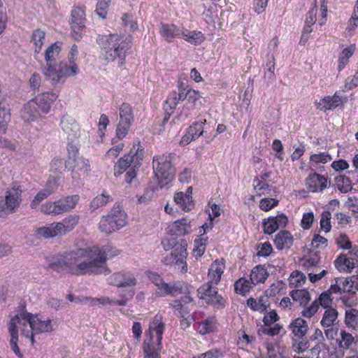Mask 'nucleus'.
<instances>
[{
	"mask_svg": "<svg viewBox=\"0 0 358 358\" xmlns=\"http://www.w3.org/2000/svg\"><path fill=\"white\" fill-rule=\"evenodd\" d=\"M20 326L21 334L29 339L31 345L34 344V334L50 332L53 330L51 320H42L39 315L24 312L13 317L9 323L8 331L10 334V345L16 355L21 357L22 355L17 345L18 329Z\"/></svg>",
	"mask_w": 358,
	"mask_h": 358,
	"instance_id": "obj_1",
	"label": "nucleus"
},
{
	"mask_svg": "<svg viewBox=\"0 0 358 358\" xmlns=\"http://www.w3.org/2000/svg\"><path fill=\"white\" fill-rule=\"evenodd\" d=\"M96 43L101 49L105 59L110 62L119 59V65L122 66L131 48V41L118 34H99Z\"/></svg>",
	"mask_w": 358,
	"mask_h": 358,
	"instance_id": "obj_2",
	"label": "nucleus"
},
{
	"mask_svg": "<svg viewBox=\"0 0 358 358\" xmlns=\"http://www.w3.org/2000/svg\"><path fill=\"white\" fill-rule=\"evenodd\" d=\"M165 324L161 315H155L145 331V338L142 344L144 358H161L162 336Z\"/></svg>",
	"mask_w": 358,
	"mask_h": 358,
	"instance_id": "obj_3",
	"label": "nucleus"
},
{
	"mask_svg": "<svg viewBox=\"0 0 358 358\" xmlns=\"http://www.w3.org/2000/svg\"><path fill=\"white\" fill-rule=\"evenodd\" d=\"M176 157L177 155L174 152L164 153L154 156L152 167L162 187L168 185L173 180L176 175V169L173 165V162Z\"/></svg>",
	"mask_w": 358,
	"mask_h": 358,
	"instance_id": "obj_4",
	"label": "nucleus"
},
{
	"mask_svg": "<svg viewBox=\"0 0 358 358\" xmlns=\"http://www.w3.org/2000/svg\"><path fill=\"white\" fill-rule=\"evenodd\" d=\"M89 256L87 248L64 252L58 254L56 259L48 264V267L57 272H66L73 275L72 270L76 268L78 261Z\"/></svg>",
	"mask_w": 358,
	"mask_h": 358,
	"instance_id": "obj_5",
	"label": "nucleus"
},
{
	"mask_svg": "<svg viewBox=\"0 0 358 358\" xmlns=\"http://www.w3.org/2000/svg\"><path fill=\"white\" fill-rule=\"evenodd\" d=\"M79 220V215H71L63 219L62 222H53L48 226L38 228L36 230V234L43 238L62 236L72 231L78 224Z\"/></svg>",
	"mask_w": 358,
	"mask_h": 358,
	"instance_id": "obj_6",
	"label": "nucleus"
},
{
	"mask_svg": "<svg viewBox=\"0 0 358 358\" xmlns=\"http://www.w3.org/2000/svg\"><path fill=\"white\" fill-rule=\"evenodd\" d=\"M61 50L62 42L56 41L51 44L45 52L46 66L43 70V74L53 85L62 83V78L59 77L60 74L59 73V63L55 62Z\"/></svg>",
	"mask_w": 358,
	"mask_h": 358,
	"instance_id": "obj_7",
	"label": "nucleus"
},
{
	"mask_svg": "<svg viewBox=\"0 0 358 358\" xmlns=\"http://www.w3.org/2000/svg\"><path fill=\"white\" fill-rule=\"evenodd\" d=\"M144 157V148L140 141L137 140L134 142L133 146L129 152L121 157L115 164L113 170L115 177L120 176L124 173L131 164L135 166H140L142 164Z\"/></svg>",
	"mask_w": 358,
	"mask_h": 358,
	"instance_id": "obj_8",
	"label": "nucleus"
},
{
	"mask_svg": "<svg viewBox=\"0 0 358 358\" xmlns=\"http://www.w3.org/2000/svg\"><path fill=\"white\" fill-rule=\"evenodd\" d=\"M127 224V213L120 206H114L108 215L101 218L99 229L101 232L110 234L124 227Z\"/></svg>",
	"mask_w": 358,
	"mask_h": 358,
	"instance_id": "obj_9",
	"label": "nucleus"
},
{
	"mask_svg": "<svg viewBox=\"0 0 358 358\" xmlns=\"http://www.w3.org/2000/svg\"><path fill=\"white\" fill-rule=\"evenodd\" d=\"M146 275L157 287L155 294L157 296H165L167 295L176 296L182 292V284L181 282L173 281L166 283L159 274L153 271H147Z\"/></svg>",
	"mask_w": 358,
	"mask_h": 358,
	"instance_id": "obj_10",
	"label": "nucleus"
},
{
	"mask_svg": "<svg viewBox=\"0 0 358 358\" xmlns=\"http://www.w3.org/2000/svg\"><path fill=\"white\" fill-rule=\"evenodd\" d=\"M217 285L207 281L198 289L197 292L200 298L204 299L208 304L220 309L225 307L227 301L218 294L217 287H216Z\"/></svg>",
	"mask_w": 358,
	"mask_h": 358,
	"instance_id": "obj_11",
	"label": "nucleus"
},
{
	"mask_svg": "<svg viewBox=\"0 0 358 358\" xmlns=\"http://www.w3.org/2000/svg\"><path fill=\"white\" fill-rule=\"evenodd\" d=\"M90 260L83 261L76 265L73 271L74 275H83L86 274H104L108 275L110 273V269L107 266H103L96 256L94 257H87Z\"/></svg>",
	"mask_w": 358,
	"mask_h": 358,
	"instance_id": "obj_12",
	"label": "nucleus"
},
{
	"mask_svg": "<svg viewBox=\"0 0 358 358\" xmlns=\"http://www.w3.org/2000/svg\"><path fill=\"white\" fill-rule=\"evenodd\" d=\"M85 6H73L71 12V36L76 41L80 40L85 31Z\"/></svg>",
	"mask_w": 358,
	"mask_h": 358,
	"instance_id": "obj_13",
	"label": "nucleus"
},
{
	"mask_svg": "<svg viewBox=\"0 0 358 358\" xmlns=\"http://www.w3.org/2000/svg\"><path fill=\"white\" fill-rule=\"evenodd\" d=\"M120 121L116 129V138L122 140L128 134L134 121L133 108L128 103H123L119 108Z\"/></svg>",
	"mask_w": 358,
	"mask_h": 358,
	"instance_id": "obj_14",
	"label": "nucleus"
},
{
	"mask_svg": "<svg viewBox=\"0 0 358 358\" xmlns=\"http://www.w3.org/2000/svg\"><path fill=\"white\" fill-rule=\"evenodd\" d=\"M187 244L185 240L180 241V245H177L174 250L164 257L162 263L164 265L172 266L177 265L180 267L182 273L187 271V264L186 262Z\"/></svg>",
	"mask_w": 358,
	"mask_h": 358,
	"instance_id": "obj_15",
	"label": "nucleus"
},
{
	"mask_svg": "<svg viewBox=\"0 0 358 358\" xmlns=\"http://www.w3.org/2000/svg\"><path fill=\"white\" fill-rule=\"evenodd\" d=\"M78 55V48L77 45L73 44L68 54V62H59V77L62 78V83L69 78L77 75L80 69L76 60Z\"/></svg>",
	"mask_w": 358,
	"mask_h": 358,
	"instance_id": "obj_16",
	"label": "nucleus"
},
{
	"mask_svg": "<svg viewBox=\"0 0 358 358\" xmlns=\"http://www.w3.org/2000/svg\"><path fill=\"white\" fill-rule=\"evenodd\" d=\"M332 301L331 294L329 292L324 291L320 294L317 299L314 300L308 307L301 310V316L306 318H311L317 313L320 306L324 309L332 308Z\"/></svg>",
	"mask_w": 358,
	"mask_h": 358,
	"instance_id": "obj_17",
	"label": "nucleus"
},
{
	"mask_svg": "<svg viewBox=\"0 0 358 358\" xmlns=\"http://www.w3.org/2000/svg\"><path fill=\"white\" fill-rule=\"evenodd\" d=\"M347 100V97L341 96L336 92L332 96H325L322 97L319 101L316 100L314 104L317 109L326 112L327 110H332L338 107H342Z\"/></svg>",
	"mask_w": 358,
	"mask_h": 358,
	"instance_id": "obj_18",
	"label": "nucleus"
},
{
	"mask_svg": "<svg viewBox=\"0 0 358 358\" xmlns=\"http://www.w3.org/2000/svg\"><path fill=\"white\" fill-rule=\"evenodd\" d=\"M87 248L90 255L89 257L96 256L103 266H107L106 262L108 259H112L120 254L119 250L109 244L103 246L101 248L98 246L88 247Z\"/></svg>",
	"mask_w": 358,
	"mask_h": 358,
	"instance_id": "obj_19",
	"label": "nucleus"
},
{
	"mask_svg": "<svg viewBox=\"0 0 358 358\" xmlns=\"http://www.w3.org/2000/svg\"><path fill=\"white\" fill-rule=\"evenodd\" d=\"M22 189L20 185L16 182L13 183L10 189L7 190L5 195V207H2V210H7L13 213L17 208L20 206L22 199Z\"/></svg>",
	"mask_w": 358,
	"mask_h": 358,
	"instance_id": "obj_20",
	"label": "nucleus"
},
{
	"mask_svg": "<svg viewBox=\"0 0 358 358\" xmlns=\"http://www.w3.org/2000/svg\"><path fill=\"white\" fill-rule=\"evenodd\" d=\"M288 217L284 213L278 214L276 216H271L262 221V228L265 234L271 235L279 228H284L288 223Z\"/></svg>",
	"mask_w": 358,
	"mask_h": 358,
	"instance_id": "obj_21",
	"label": "nucleus"
},
{
	"mask_svg": "<svg viewBox=\"0 0 358 358\" xmlns=\"http://www.w3.org/2000/svg\"><path fill=\"white\" fill-rule=\"evenodd\" d=\"M330 181L327 176L316 172L310 173L306 179V185L312 192H322L329 185Z\"/></svg>",
	"mask_w": 358,
	"mask_h": 358,
	"instance_id": "obj_22",
	"label": "nucleus"
},
{
	"mask_svg": "<svg viewBox=\"0 0 358 358\" xmlns=\"http://www.w3.org/2000/svg\"><path fill=\"white\" fill-rule=\"evenodd\" d=\"M110 285L123 287L127 286H135L137 280L134 275L127 271L116 272L108 278Z\"/></svg>",
	"mask_w": 358,
	"mask_h": 358,
	"instance_id": "obj_23",
	"label": "nucleus"
},
{
	"mask_svg": "<svg viewBox=\"0 0 358 358\" xmlns=\"http://www.w3.org/2000/svg\"><path fill=\"white\" fill-rule=\"evenodd\" d=\"M58 95L53 92H44L36 96L31 101L38 107L43 113H48L50 109L52 103L57 99Z\"/></svg>",
	"mask_w": 358,
	"mask_h": 358,
	"instance_id": "obj_24",
	"label": "nucleus"
},
{
	"mask_svg": "<svg viewBox=\"0 0 358 358\" xmlns=\"http://www.w3.org/2000/svg\"><path fill=\"white\" fill-rule=\"evenodd\" d=\"M225 262L223 258L216 259L212 262L208 272V281L219 284L225 269Z\"/></svg>",
	"mask_w": 358,
	"mask_h": 358,
	"instance_id": "obj_25",
	"label": "nucleus"
},
{
	"mask_svg": "<svg viewBox=\"0 0 358 358\" xmlns=\"http://www.w3.org/2000/svg\"><path fill=\"white\" fill-rule=\"evenodd\" d=\"M193 299L189 294H185L178 299L173 300L170 303V306L174 310L175 315L178 317H184L191 314V310L187 305L191 303Z\"/></svg>",
	"mask_w": 358,
	"mask_h": 358,
	"instance_id": "obj_26",
	"label": "nucleus"
},
{
	"mask_svg": "<svg viewBox=\"0 0 358 358\" xmlns=\"http://www.w3.org/2000/svg\"><path fill=\"white\" fill-rule=\"evenodd\" d=\"M182 30L175 24L162 23L159 34L167 43H172L176 38L182 37Z\"/></svg>",
	"mask_w": 358,
	"mask_h": 358,
	"instance_id": "obj_27",
	"label": "nucleus"
},
{
	"mask_svg": "<svg viewBox=\"0 0 358 358\" xmlns=\"http://www.w3.org/2000/svg\"><path fill=\"white\" fill-rule=\"evenodd\" d=\"M271 175V172H265L255 177L253 180V187L256 193L255 196H262L268 194L271 191V185L266 182Z\"/></svg>",
	"mask_w": 358,
	"mask_h": 358,
	"instance_id": "obj_28",
	"label": "nucleus"
},
{
	"mask_svg": "<svg viewBox=\"0 0 358 358\" xmlns=\"http://www.w3.org/2000/svg\"><path fill=\"white\" fill-rule=\"evenodd\" d=\"M334 267L343 273H350L355 268L356 262L352 257H348L347 254L341 253L334 261Z\"/></svg>",
	"mask_w": 358,
	"mask_h": 358,
	"instance_id": "obj_29",
	"label": "nucleus"
},
{
	"mask_svg": "<svg viewBox=\"0 0 358 358\" xmlns=\"http://www.w3.org/2000/svg\"><path fill=\"white\" fill-rule=\"evenodd\" d=\"M191 230V222L184 217L172 222L168 227L169 234L177 236L188 234Z\"/></svg>",
	"mask_w": 358,
	"mask_h": 358,
	"instance_id": "obj_30",
	"label": "nucleus"
},
{
	"mask_svg": "<svg viewBox=\"0 0 358 358\" xmlns=\"http://www.w3.org/2000/svg\"><path fill=\"white\" fill-rule=\"evenodd\" d=\"M196 330L201 335L214 333L217 331L218 322L216 316L211 315L196 324Z\"/></svg>",
	"mask_w": 358,
	"mask_h": 358,
	"instance_id": "obj_31",
	"label": "nucleus"
},
{
	"mask_svg": "<svg viewBox=\"0 0 358 358\" xmlns=\"http://www.w3.org/2000/svg\"><path fill=\"white\" fill-rule=\"evenodd\" d=\"M273 242L278 250L289 249L293 245L294 237L289 231L281 230L275 236Z\"/></svg>",
	"mask_w": 358,
	"mask_h": 358,
	"instance_id": "obj_32",
	"label": "nucleus"
},
{
	"mask_svg": "<svg viewBox=\"0 0 358 358\" xmlns=\"http://www.w3.org/2000/svg\"><path fill=\"white\" fill-rule=\"evenodd\" d=\"M66 149L68 155L64 164L65 168L69 171L73 172L77 167V165H79V161H78L79 148L76 145L69 142Z\"/></svg>",
	"mask_w": 358,
	"mask_h": 358,
	"instance_id": "obj_33",
	"label": "nucleus"
},
{
	"mask_svg": "<svg viewBox=\"0 0 358 358\" xmlns=\"http://www.w3.org/2000/svg\"><path fill=\"white\" fill-rule=\"evenodd\" d=\"M247 306L253 311H258L261 313H266L270 306V302L267 295H262L255 299L250 297L247 300Z\"/></svg>",
	"mask_w": 358,
	"mask_h": 358,
	"instance_id": "obj_34",
	"label": "nucleus"
},
{
	"mask_svg": "<svg viewBox=\"0 0 358 358\" xmlns=\"http://www.w3.org/2000/svg\"><path fill=\"white\" fill-rule=\"evenodd\" d=\"M268 276L269 272L265 265L258 264L251 270L250 279L254 286H255L264 283Z\"/></svg>",
	"mask_w": 358,
	"mask_h": 358,
	"instance_id": "obj_35",
	"label": "nucleus"
},
{
	"mask_svg": "<svg viewBox=\"0 0 358 358\" xmlns=\"http://www.w3.org/2000/svg\"><path fill=\"white\" fill-rule=\"evenodd\" d=\"M10 118V106L6 98H2L0 101V131L2 134L6 132Z\"/></svg>",
	"mask_w": 358,
	"mask_h": 358,
	"instance_id": "obj_36",
	"label": "nucleus"
},
{
	"mask_svg": "<svg viewBox=\"0 0 358 358\" xmlns=\"http://www.w3.org/2000/svg\"><path fill=\"white\" fill-rule=\"evenodd\" d=\"M181 38L195 46L200 45L206 41V36L202 31L199 30L191 31L187 29H182Z\"/></svg>",
	"mask_w": 358,
	"mask_h": 358,
	"instance_id": "obj_37",
	"label": "nucleus"
},
{
	"mask_svg": "<svg viewBox=\"0 0 358 358\" xmlns=\"http://www.w3.org/2000/svg\"><path fill=\"white\" fill-rule=\"evenodd\" d=\"M61 127L64 132L68 135L69 141L79 136V125L73 119L63 117L61 120Z\"/></svg>",
	"mask_w": 358,
	"mask_h": 358,
	"instance_id": "obj_38",
	"label": "nucleus"
},
{
	"mask_svg": "<svg viewBox=\"0 0 358 358\" xmlns=\"http://www.w3.org/2000/svg\"><path fill=\"white\" fill-rule=\"evenodd\" d=\"M289 295L294 301L298 302L299 306L303 308V309L309 306L311 296L306 289H294L290 292Z\"/></svg>",
	"mask_w": 358,
	"mask_h": 358,
	"instance_id": "obj_39",
	"label": "nucleus"
},
{
	"mask_svg": "<svg viewBox=\"0 0 358 358\" xmlns=\"http://www.w3.org/2000/svg\"><path fill=\"white\" fill-rule=\"evenodd\" d=\"M40 110L34 105V102L29 101L27 103L24 104L22 110H21V117L26 122L34 121L39 115Z\"/></svg>",
	"mask_w": 358,
	"mask_h": 358,
	"instance_id": "obj_40",
	"label": "nucleus"
},
{
	"mask_svg": "<svg viewBox=\"0 0 358 358\" xmlns=\"http://www.w3.org/2000/svg\"><path fill=\"white\" fill-rule=\"evenodd\" d=\"M289 329L294 336L301 338L308 330L307 322L301 317H297L289 324Z\"/></svg>",
	"mask_w": 358,
	"mask_h": 358,
	"instance_id": "obj_41",
	"label": "nucleus"
},
{
	"mask_svg": "<svg viewBox=\"0 0 358 358\" xmlns=\"http://www.w3.org/2000/svg\"><path fill=\"white\" fill-rule=\"evenodd\" d=\"M332 160L331 155L328 152H320L311 154L309 157L310 166L315 169H320V164H325Z\"/></svg>",
	"mask_w": 358,
	"mask_h": 358,
	"instance_id": "obj_42",
	"label": "nucleus"
},
{
	"mask_svg": "<svg viewBox=\"0 0 358 358\" xmlns=\"http://www.w3.org/2000/svg\"><path fill=\"white\" fill-rule=\"evenodd\" d=\"M174 201L183 211L189 212L194 208L192 196L189 195L186 196L182 192L175 194Z\"/></svg>",
	"mask_w": 358,
	"mask_h": 358,
	"instance_id": "obj_43",
	"label": "nucleus"
},
{
	"mask_svg": "<svg viewBox=\"0 0 358 358\" xmlns=\"http://www.w3.org/2000/svg\"><path fill=\"white\" fill-rule=\"evenodd\" d=\"M234 286V292L236 294L241 296H245L251 291L254 285L251 282L250 279L248 280L246 278L242 277L235 282Z\"/></svg>",
	"mask_w": 358,
	"mask_h": 358,
	"instance_id": "obj_44",
	"label": "nucleus"
},
{
	"mask_svg": "<svg viewBox=\"0 0 358 358\" xmlns=\"http://www.w3.org/2000/svg\"><path fill=\"white\" fill-rule=\"evenodd\" d=\"M338 313L336 308H326L320 321L321 326L324 328L332 327L338 318Z\"/></svg>",
	"mask_w": 358,
	"mask_h": 358,
	"instance_id": "obj_45",
	"label": "nucleus"
},
{
	"mask_svg": "<svg viewBox=\"0 0 358 358\" xmlns=\"http://www.w3.org/2000/svg\"><path fill=\"white\" fill-rule=\"evenodd\" d=\"M59 200L55 201H47L41 208L42 213L45 215H58L64 213Z\"/></svg>",
	"mask_w": 358,
	"mask_h": 358,
	"instance_id": "obj_46",
	"label": "nucleus"
},
{
	"mask_svg": "<svg viewBox=\"0 0 358 358\" xmlns=\"http://www.w3.org/2000/svg\"><path fill=\"white\" fill-rule=\"evenodd\" d=\"M237 334V345L243 349L252 346L256 341L255 336L247 334L243 329H240Z\"/></svg>",
	"mask_w": 358,
	"mask_h": 358,
	"instance_id": "obj_47",
	"label": "nucleus"
},
{
	"mask_svg": "<svg viewBox=\"0 0 358 358\" xmlns=\"http://www.w3.org/2000/svg\"><path fill=\"white\" fill-rule=\"evenodd\" d=\"M45 37V32L43 30L36 29L33 31L31 41L34 43L35 52L39 53L41 52Z\"/></svg>",
	"mask_w": 358,
	"mask_h": 358,
	"instance_id": "obj_48",
	"label": "nucleus"
},
{
	"mask_svg": "<svg viewBox=\"0 0 358 358\" xmlns=\"http://www.w3.org/2000/svg\"><path fill=\"white\" fill-rule=\"evenodd\" d=\"M180 101V99L176 95V91H172L167 97L164 106L165 112L169 115L168 118H169L170 115L173 113Z\"/></svg>",
	"mask_w": 358,
	"mask_h": 358,
	"instance_id": "obj_49",
	"label": "nucleus"
},
{
	"mask_svg": "<svg viewBox=\"0 0 358 358\" xmlns=\"http://www.w3.org/2000/svg\"><path fill=\"white\" fill-rule=\"evenodd\" d=\"M355 47L345 48L338 55V71H341L349 62V59L355 52Z\"/></svg>",
	"mask_w": 358,
	"mask_h": 358,
	"instance_id": "obj_50",
	"label": "nucleus"
},
{
	"mask_svg": "<svg viewBox=\"0 0 358 358\" xmlns=\"http://www.w3.org/2000/svg\"><path fill=\"white\" fill-rule=\"evenodd\" d=\"M334 180L338 189L341 192L348 193L352 190V182L348 177L340 175L336 176Z\"/></svg>",
	"mask_w": 358,
	"mask_h": 358,
	"instance_id": "obj_51",
	"label": "nucleus"
},
{
	"mask_svg": "<svg viewBox=\"0 0 358 358\" xmlns=\"http://www.w3.org/2000/svg\"><path fill=\"white\" fill-rule=\"evenodd\" d=\"M306 278L305 275L299 271H293L289 278V285L292 288L301 287L306 282Z\"/></svg>",
	"mask_w": 358,
	"mask_h": 358,
	"instance_id": "obj_52",
	"label": "nucleus"
},
{
	"mask_svg": "<svg viewBox=\"0 0 358 358\" xmlns=\"http://www.w3.org/2000/svg\"><path fill=\"white\" fill-rule=\"evenodd\" d=\"M355 342L354 336L344 329L340 331V338H338V343L340 348L345 350L349 349Z\"/></svg>",
	"mask_w": 358,
	"mask_h": 358,
	"instance_id": "obj_53",
	"label": "nucleus"
},
{
	"mask_svg": "<svg viewBox=\"0 0 358 358\" xmlns=\"http://www.w3.org/2000/svg\"><path fill=\"white\" fill-rule=\"evenodd\" d=\"M61 201L60 205L62 207L63 212L66 213L74 208L79 201V196L72 195L59 199Z\"/></svg>",
	"mask_w": 358,
	"mask_h": 358,
	"instance_id": "obj_54",
	"label": "nucleus"
},
{
	"mask_svg": "<svg viewBox=\"0 0 358 358\" xmlns=\"http://www.w3.org/2000/svg\"><path fill=\"white\" fill-rule=\"evenodd\" d=\"M117 141L115 140V138H113L112 144L114 145L106 152L104 156V158L106 159L114 160L120 155V152L123 150L124 148V143H119L115 145Z\"/></svg>",
	"mask_w": 358,
	"mask_h": 358,
	"instance_id": "obj_55",
	"label": "nucleus"
},
{
	"mask_svg": "<svg viewBox=\"0 0 358 358\" xmlns=\"http://www.w3.org/2000/svg\"><path fill=\"white\" fill-rule=\"evenodd\" d=\"M345 323L348 327L355 329L358 326V310L351 308L345 311Z\"/></svg>",
	"mask_w": 358,
	"mask_h": 358,
	"instance_id": "obj_56",
	"label": "nucleus"
},
{
	"mask_svg": "<svg viewBox=\"0 0 358 358\" xmlns=\"http://www.w3.org/2000/svg\"><path fill=\"white\" fill-rule=\"evenodd\" d=\"M265 348L267 351L266 358H284V356L280 352L279 344L273 342H266Z\"/></svg>",
	"mask_w": 358,
	"mask_h": 358,
	"instance_id": "obj_57",
	"label": "nucleus"
},
{
	"mask_svg": "<svg viewBox=\"0 0 358 358\" xmlns=\"http://www.w3.org/2000/svg\"><path fill=\"white\" fill-rule=\"evenodd\" d=\"M286 285L282 280H278L271 284L269 288L266 291V295L275 296L278 294L285 293Z\"/></svg>",
	"mask_w": 358,
	"mask_h": 358,
	"instance_id": "obj_58",
	"label": "nucleus"
},
{
	"mask_svg": "<svg viewBox=\"0 0 358 358\" xmlns=\"http://www.w3.org/2000/svg\"><path fill=\"white\" fill-rule=\"evenodd\" d=\"M335 243L339 249L343 250H348L352 248V242L350 241L349 236L345 234H340L335 239Z\"/></svg>",
	"mask_w": 358,
	"mask_h": 358,
	"instance_id": "obj_59",
	"label": "nucleus"
},
{
	"mask_svg": "<svg viewBox=\"0 0 358 358\" xmlns=\"http://www.w3.org/2000/svg\"><path fill=\"white\" fill-rule=\"evenodd\" d=\"M122 25L124 27H129V31L134 32L138 29V24L134 20L132 14L124 13L122 16Z\"/></svg>",
	"mask_w": 358,
	"mask_h": 358,
	"instance_id": "obj_60",
	"label": "nucleus"
},
{
	"mask_svg": "<svg viewBox=\"0 0 358 358\" xmlns=\"http://www.w3.org/2000/svg\"><path fill=\"white\" fill-rule=\"evenodd\" d=\"M207 239L199 238L194 241V248L193 250V255L196 259L200 258L204 254L206 248Z\"/></svg>",
	"mask_w": 358,
	"mask_h": 358,
	"instance_id": "obj_61",
	"label": "nucleus"
},
{
	"mask_svg": "<svg viewBox=\"0 0 358 358\" xmlns=\"http://www.w3.org/2000/svg\"><path fill=\"white\" fill-rule=\"evenodd\" d=\"M331 214L328 210H324L321 214L320 225V229L326 233L331 230Z\"/></svg>",
	"mask_w": 358,
	"mask_h": 358,
	"instance_id": "obj_62",
	"label": "nucleus"
},
{
	"mask_svg": "<svg viewBox=\"0 0 358 358\" xmlns=\"http://www.w3.org/2000/svg\"><path fill=\"white\" fill-rule=\"evenodd\" d=\"M111 197L110 195H106L103 193L96 196L91 202V208L93 209H96L100 207L106 206L108 203L111 201Z\"/></svg>",
	"mask_w": 358,
	"mask_h": 358,
	"instance_id": "obj_63",
	"label": "nucleus"
},
{
	"mask_svg": "<svg viewBox=\"0 0 358 358\" xmlns=\"http://www.w3.org/2000/svg\"><path fill=\"white\" fill-rule=\"evenodd\" d=\"M273 251V247L268 241L260 243L257 245V255L259 257H267Z\"/></svg>",
	"mask_w": 358,
	"mask_h": 358,
	"instance_id": "obj_64",
	"label": "nucleus"
}]
</instances>
